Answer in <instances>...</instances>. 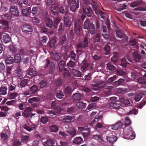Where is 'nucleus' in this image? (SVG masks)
<instances>
[{"instance_id": "f257e3e1", "label": "nucleus", "mask_w": 146, "mask_h": 146, "mask_svg": "<svg viewBox=\"0 0 146 146\" xmlns=\"http://www.w3.org/2000/svg\"><path fill=\"white\" fill-rule=\"evenodd\" d=\"M44 67L46 68L49 66V72L52 73L54 71L55 66L54 62H50L48 58H46L44 60Z\"/></svg>"}, {"instance_id": "f03ea898", "label": "nucleus", "mask_w": 146, "mask_h": 146, "mask_svg": "<svg viewBox=\"0 0 146 146\" xmlns=\"http://www.w3.org/2000/svg\"><path fill=\"white\" fill-rule=\"evenodd\" d=\"M0 39L2 42L5 43L9 42L11 40V37L8 34L2 32H0Z\"/></svg>"}, {"instance_id": "7ed1b4c3", "label": "nucleus", "mask_w": 146, "mask_h": 146, "mask_svg": "<svg viewBox=\"0 0 146 146\" xmlns=\"http://www.w3.org/2000/svg\"><path fill=\"white\" fill-rule=\"evenodd\" d=\"M79 7V1L78 0L77 2L76 0H72L71 1L70 8V10L73 12H75Z\"/></svg>"}, {"instance_id": "20e7f679", "label": "nucleus", "mask_w": 146, "mask_h": 146, "mask_svg": "<svg viewBox=\"0 0 146 146\" xmlns=\"http://www.w3.org/2000/svg\"><path fill=\"white\" fill-rule=\"evenodd\" d=\"M81 23L80 20L76 21L74 25V31L77 35L79 34L81 29Z\"/></svg>"}, {"instance_id": "39448f33", "label": "nucleus", "mask_w": 146, "mask_h": 146, "mask_svg": "<svg viewBox=\"0 0 146 146\" xmlns=\"http://www.w3.org/2000/svg\"><path fill=\"white\" fill-rule=\"evenodd\" d=\"M22 32L24 33L31 34L33 29L29 25H24L21 27Z\"/></svg>"}, {"instance_id": "423d86ee", "label": "nucleus", "mask_w": 146, "mask_h": 146, "mask_svg": "<svg viewBox=\"0 0 146 146\" xmlns=\"http://www.w3.org/2000/svg\"><path fill=\"white\" fill-rule=\"evenodd\" d=\"M127 133L126 135L127 139L132 140L135 138V134L131 128L128 129Z\"/></svg>"}, {"instance_id": "0eeeda50", "label": "nucleus", "mask_w": 146, "mask_h": 146, "mask_svg": "<svg viewBox=\"0 0 146 146\" xmlns=\"http://www.w3.org/2000/svg\"><path fill=\"white\" fill-rule=\"evenodd\" d=\"M31 108L30 107H27L24 110L23 114V115L26 117H30L32 118L33 115L31 113Z\"/></svg>"}, {"instance_id": "6e6552de", "label": "nucleus", "mask_w": 146, "mask_h": 146, "mask_svg": "<svg viewBox=\"0 0 146 146\" xmlns=\"http://www.w3.org/2000/svg\"><path fill=\"white\" fill-rule=\"evenodd\" d=\"M51 10L52 14L54 15L57 14L58 11V5L56 3L53 4L51 7Z\"/></svg>"}, {"instance_id": "1a4fd4ad", "label": "nucleus", "mask_w": 146, "mask_h": 146, "mask_svg": "<svg viewBox=\"0 0 146 146\" xmlns=\"http://www.w3.org/2000/svg\"><path fill=\"white\" fill-rule=\"evenodd\" d=\"M11 14L15 15L18 16L19 15V12L17 7L12 5L11 7Z\"/></svg>"}, {"instance_id": "9d476101", "label": "nucleus", "mask_w": 146, "mask_h": 146, "mask_svg": "<svg viewBox=\"0 0 146 146\" xmlns=\"http://www.w3.org/2000/svg\"><path fill=\"white\" fill-rule=\"evenodd\" d=\"M122 124L123 123L121 121H119L111 125V129L113 130H117L121 128Z\"/></svg>"}, {"instance_id": "9b49d317", "label": "nucleus", "mask_w": 146, "mask_h": 146, "mask_svg": "<svg viewBox=\"0 0 146 146\" xmlns=\"http://www.w3.org/2000/svg\"><path fill=\"white\" fill-rule=\"evenodd\" d=\"M105 85V82L101 80L98 81L96 84H92V86L93 87L98 88L103 87Z\"/></svg>"}, {"instance_id": "f8f14e48", "label": "nucleus", "mask_w": 146, "mask_h": 146, "mask_svg": "<svg viewBox=\"0 0 146 146\" xmlns=\"http://www.w3.org/2000/svg\"><path fill=\"white\" fill-rule=\"evenodd\" d=\"M71 72L72 74L75 76L80 77H82L81 72L77 70L72 69L71 70Z\"/></svg>"}, {"instance_id": "ddd939ff", "label": "nucleus", "mask_w": 146, "mask_h": 146, "mask_svg": "<svg viewBox=\"0 0 146 146\" xmlns=\"http://www.w3.org/2000/svg\"><path fill=\"white\" fill-rule=\"evenodd\" d=\"M121 106L120 102L118 101H113L110 102V107L114 108H118Z\"/></svg>"}, {"instance_id": "4468645a", "label": "nucleus", "mask_w": 146, "mask_h": 146, "mask_svg": "<svg viewBox=\"0 0 146 146\" xmlns=\"http://www.w3.org/2000/svg\"><path fill=\"white\" fill-rule=\"evenodd\" d=\"M132 55L135 61H139L141 60V56L137 52H133L132 53Z\"/></svg>"}, {"instance_id": "2eb2a0df", "label": "nucleus", "mask_w": 146, "mask_h": 146, "mask_svg": "<svg viewBox=\"0 0 146 146\" xmlns=\"http://www.w3.org/2000/svg\"><path fill=\"white\" fill-rule=\"evenodd\" d=\"M39 89L37 86L34 84L30 88V91L31 93L33 94L36 93L38 91Z\"/></svg>"}, {"instance_id": "dca6fc26", "label": "nucleus", "mask_w": 146, "mask_h": 146, "mask_svg": "<svg viewBox=\"0 0 146 146\" xmlns=\"http://www.w3.org/2000/svg\"><path fill=\"white\" fill-rule=\"evenodd\" d=\"M87 29L88 30V32L91 34H93L95 33V26L92 23H90L89 26V28H88V29Z\"/></svg>"}, {"instance_id": "f3484780", "label": "nucleus", "mask_w": 146, "mask_h": 146, "mask_svg": "<svg viewBox=\"0 0 146 146\" xmlns=\"http://www.w3.org/2000/svg\"><path fill=\"white\" fill-rule=\"evenodd\" d=\"M82 95L80 93H76L73 94L72 98L74 100H79L82 97Z\"/></svg>"}, {"instance_id": "a211bd4d", "label": "nucleus", "mask_w": 146, "mask_h": 146, "mask_svg": "<svg viewBox=\"0 0 146 146\" xmlns=\"http://www.w3.org/2000/svg\"><path fill=\"white\" fill-rule=\"evenodd\" d=\"M50 54L52 58L55 60H57L60 58V56L57 53L52 52L50 53Z\"/></svg>"}, {"instance_id": "6ab92c4d", "label": "nucleus", "mask_w": 146, "mask_h": 146, "mask_svg": "<svg viewBox=\"0 0 146 146\" xmlns=\"http://www.w3.org/2000/svg\"><path fill=\"white\" fill-rule=\"evenodd\" d=\"M54 142L52 139H47L46 142L44 143V146H54L53 144Z\"/></svg>"}, {"instance_id": "aec40b11", "label": "nucleus", "mask_w": 146, "mask_h": 146, "mask_svg": "<svg viewBox=\"0 0 146 146\" xmlns=\"http://www.w3.org/2000/svg\"><path fill=\"white\" fill-rule=\"evenodd\" d=\"M83 142V139L81 137H77L74 138L73 140V143L76 144H79L82 143Z\"/></svg>"}, {"instance_id": "412c9836", "label": "nucleus", "mask_w": 146, "mask_h": 146, "mask_svg": "<svg viewBox=\"0 0 146 146\" xmlns=\"http://www.w3.org/2000/svg\"><path fill=\"white\" fill-rule=\"evenodd\" d=\"M143 3L141 0L137 1L132 2L130 4V6L131 7H134L138 5H141Z\"/></svg>"}, {"instance_id": "4be33fe9", "label": "nucleus", "mask_w": 146, "mask_h": 146, "mask_svg": "<svg viewBox=\"0 0 146 146\" xmlns=\"http://www.w3.org/2000/svg\"><path fill=\"white\" fill-rule=\"evenodd\" d=\"M64 23L65 25L67 27H70L71 24V21L69 19V17H66L64 18Z\"/></svg>"}, {"instance_id": "5701e85b", "label": "nucleus", "mask_w": 146, "mask_h": 146, "mask_svg": "<svg viewBox=\"0 0 146 146\" xmlns=\"http://www.w3.org/2000/svg\"><path fill=\"white\" fill-rule=\"evenodd\" d=\"M37 73V72L34 70L32 68H30L27 73V74L31 76H35Z\"/></svg>"}, {"instance_id": "b1692460", "label": "nucleus", "mask_w": 146, "mask_h": 146, "mask_svg": "<svg viewBox=\"0 0 146 146\" xmlns=\"http://www.w3.org/2000/svg\"><path fill=\"white\" fill-rule=\"evenodd\" d=\"M56 37H54L48 42V45L50 48L54 47L55 45L56 42Z\"/></svg>"}, {"instance_id": "393cba45", "label": "nucleus", "mask_w": 146, "mask_h": 146, "mask_svg": "<svg viewBox=\"0 0 146 146\" xmlns=\"http://www.w3.org/2000/svg\"><path fill=\"white\" fill-rule=\"evenodd\" d=\"M46 26L49 28H51L53 25V21L52 20L48 18L46 19L45 21Z\"/></svg>"}, {"instance_id": "a878e982", "label": "nucleus", "mask_w": 146, "mask_h": 146, "mask_svg": "<svg viewBox=\"0 0 146 146\" xmlns=\"http://www.w3.org/2000/svg\"><path fill=\"white\" fill-rule=\"evenodd\" d=\"M124 80L122 78H120L117 81H115L113 83V85L116 86H118L121 85L124 82Z\"/></svg>"}, {"instance_id": "bb28decb", "label": "nucleus", "mask_w": 146, "mask_h": 146, "mask_svg": "<svg viewBox=\"0 0 146 146\" xmlns=\"http://www.w3.org/2000/svg\"><path fill=\"white\" fill-rule=\"evenodd\" d=\"M31 9L30 7H29L25 9H23L22 11L23 14L25 15L28 16L29 15L30 13Z\"/></svg>"}, {"instance_id": "cd10ccee", "label": "nucleus", "mask_w": 146, "mask_h": 146, "mask_svg": "<svg viewBox=\"0 0 146 146\" xmlns=\"http://www.w3.org/2000/svg\"><path fill=\"white\" fill-rule=\"evenodd\" d=\"M103 92L105 96H108L110 94V86H105L104 88Z\"/></svg>"}, {"instance_id": "c85d7f7f", "label": "nucleus", "mask_w": 146, "mask_h": 146, "mask_svg": "<svg viewBox=\"0 0 146 146\" xmlns=\"http://www.w3.org/2000/svg\"><path fill=\"white\" fill-rule=\"evenodd\" d=\"M67 41L66 36L64 35L60 38L59 43L61 45H62L66 43Z\"/></svg>"}, {"instance_id": "c756f323", "label": "nucleus", "mask_w": 146, "mask_h": 146, "mask_svg": "<svg viewBox=\"0 0 146 146\" xmlns=\"http://www.w3.org/2000/svg\"><path fill=\"white\" fill-rule=\"evenodd\" d=\"M31 11L33 15L38 14L39 12L38 7H33L32 8Z\"/></svg>"}, {"instance_id": "7c9ffc66", "label": "nucleus", "mask_w": 146, "mask_h": 146, "mask_svg": "<svg viewBox=\"0 0 146 146\" xmlns=\"http://www.w3.org/2000/svg\"><path fill=\"white\" fill-rule=\"evenodd\" d=\"M74 118V117L71 116L67 115L65 116L63 119V121L65 122H70Z\"/></svg>"}, {"instance_id": "2f4dec72", "label": "nucleus", "mask_w": 146, "mask_h": 146, "mask_svg": "<svg viewBox=\"0 0 146 146\" xmlns=\"http://www.w3.org/2000/svg\"><path fill=\"white\" fill-rule=\"evenodd\" d=\"M7 88L6 86L2 87L0 88V95H5L7 93Z\"/></svg>"}, {"instance_id": "473e14b6", "label": "nucleus", "mask_w": 146, "mask_h": 146, "mask_svg": "<svg viewBox=\"0 0 146 146\" xmlns=\"http://www.w3.org/2000/svg\"><path fill=\"white\" fill-rule=\"evenodd\" d=\"M83 48V46L82 43H79L77 45L76 51L77 52H81Z\"/></svg>"}, {"instance_id": "72a5a7b5", "label": "nucleus", "mask_w": 146, "mask_h": 146, "mask_svg": "<svg viewBox=\"0 0 146 146\" xmlns=\"http://www.w3.org/2000/svg\"><path fill=\"white\" fill-rule=\"evenodd\" d=\"M86 104L82 102H80L76 104V106L78 109L83 108L86 107Z\"/></svg>"}, {"instance_id": "f704fd0d", "label": "nucleus", "mask_w": 146, "mask_h": 146, "mask_svg": "<svg viewBox=\"0 0 146 146\" xmlns=\"http://www.w3.org/2000/svg\"><path fill=\"white\" fill-rule=\"evenodd\" d=\"M21 57L19 54H16L14 56V62L16 63H19L20 61Z\"/></svg>"}, {"instance_id": "c9c22d12", "label": "nucleus", "mask_w": 146, "mask_h": 146, "mask_svg": "<svg viewBox=\"0 0 146 146\" xmlns=\"http://www.w3.org/2000/svg\"><path fill=\"white\" fill-rule=\"evenodd\" d=\"M17 3L20 6H21L23 4L27 5L28 3V0H17Z\"/></svg>"}, {"instance_id": "e433bc0d", "label": "nucleus", "mask_w": 146, "mask_h": 146, "mask_svg": "<svg viewBox=\"0 0 146 146\" xmlns=\"http://www.w3.org/2000/svg\"><path fill=\"white\" fill-rule=\"evenodd\" d=\"M14 61L13 58L11 56H9L6 58L5 62L7 64H10L12 63Z\"/></svg>"}, {"instance_id": "4c0bfd02", "label": "nucleus", "mask_w": 146, "mask_h": 146, "mask_svg": "<svg viewBox=\"0 0 146 146\" xmlns=\"http://www.w3.org/2000/svg\"><path fill=\"white\" fill-rule=\"evenodd\" d=\"M47 84V82L44 80H41L39 82V84L40 87L41 88H42L46 86Z\"/></svg>"}, {"instance_id": "58836bf2", "label": "nucleus", "mask_w": 146, "mask_h": 146, "mask_svg": "<svg viewBox=\"0 0 146 146\" xmlns=\"http://www.w3.org/2000/svg\"><path fill=\"white\" fill-rule=\"evenodd\" d=\"M96 14H99L101 17L104 19H106L105 14L102 11L100 10H97L96 11Z\"/></svg>"}, {"instance_id": "ea45409f", "label": "nucleus", "mask_w": 146, "mask_h": 146, "mask_svg": "<svg viewBox=\"0 0 146 146\" xmlns=\"http://www.w3.org/2000/svg\"><path fill=\"white\" fill-rule=\"evenodd\" d=\"M65 93L67 94H71L72 92L71 87L67 86L65 89Z\"/></svg>"}, {"instance_id": "a19ab883", "label": "nucleus", "mask_w": 146, "mask_h": 146, "mask_svg": "<svg viewBox=\"0 0 146 146\" xmlns=\"http://www.w3.org/2000/svg\"><path fill=\"white\" fill-rule=\"evenodd\" d=\"M63 80L61 78L58 79L54 82V84L56 86L60 85L63 82Z\"/></svg>"}, {"instance_id": "79ce46f5", "label": "nucleus", "mask_w": 146, "mask_h": 146, "mask_svg": "<svg viewBox=\"0 0 146 146\" xmlns=\"http://www.w3.org/2000/svg\"><path fill=\"white\" fill-rule=\"evenodd\" d=\"M89 66V64L85 61H84L82 63V68L83 70H85Z\"/></svg>"}, {"instance_id": "37998d69", "label": "nucleus", "mask_w": 146, "mask_h": 146, "mask_svg": "<svg viewBox=\"0 0 146 146\" xmlns=\"http://www.w3.org/2000/svg\"><path fill=\"white\" fill-rule=\"evenodd\" d=\"M28 83V80L27 79H24L21 82L20 85L21 87H24L27 85Z\"/></svg>"}, {"instance_id": "c03bdc74", "label": "nucleus", "mask_w": 146, "mask_h": 146, "mask_svg": "<svg viewBox=\"0 0 146 146\" xmlns=\"http://www.w3.org/2000/svg\"><path fill=\"white\" fill-rule=\"evenodd\" d=\"M142 97V95L140 93H137L135 95V100L136 102H138Z\"/></svg>"}, {"instance_id": "a18cd8bd", "label": "nucleus", "mask_w": 146, "mask_h": 146, "mask_svg": "<svg viewBox=\"0 0 146 146\" xmlns=\"http://www.w3.org/2000/svg\"><path fill=\"white\" fill-rule=\"evenodd\" d=\"M49 128L52 132H56L58 130L57 127L55 125H52Z\"/></svg>"}, {"instance_id": "49530a36", "label": "nucleus", "mask_w": 146, "mask_h": 146, "mask_svg": "<svg viewBox=\"0 0 146 146\" xmlns=\"http://www.w3.org/2000/svg\"><path fill=\"white\" fill-rule=\"evenodd\" d=\"M94 137L95 139L99 142H101L103 141L101 135H94Z\"/></svg>"}, {"instance_id": "de8ad7c7", "label": "nucleus", "mask_w": 146, "mask_h": 146, "mask_svg": "<svg viewBox=\"0 0 146 146\" xmlns=\"http://www.w3.org/2000/svg\"><path fill=\"white\" fill-rule=\"evenodd\" d=\"M118 57L117 55V53L114 54L113 56L111 58V60L113 63H115L118 60Z\"/></svg>"}, {"instance_id": "09e8293b", "label": "nucleus", "mask_w": 146, "mask_h": 146, "mask_svg": "<svg viewBox=\"0 0 146 146\" xmlns=\"http://www.w3.org/2000/svg\"><path fill=\"white\" fill-rule=\"evenodd\" d=\"M85 131H83L82 132L83 135L84 137H87V136L89 135L90 130V129L88 127L87 129H85Z\"/></svg>"}, {"instance_id": "8fccbe9b", "label": "nucleus", "mask_w": 146, "mask_h": 146, "mask_svg": "<svg viewBox=\"0 0 146 146\" xmlns=\"http://www.w3.org/2000/svg\"><path fill=\"white\" fill-rule=\"evenodd\" d=\"M90 25L89 20L88 19H87L84 23V29H88Z\"/></svg>"}, {"instance_id": "3c124183", "label": "nucleus", "mask_w": 146, "mask_h": 146, "mask_svg": "<svg viewBox=\"0 0 146 146\" xmlns=\"http://www.w3.org/2000/svg\"><path fill=\"white\" fill-rule=\"evenodd\" d=\"M137 80L138 82L140 84H145L146 83V80L142 77L139 78Z\"/></svg>"}, {"instance_id": "603ef678", "label": "nucleus", "mask_w": 146, "mask_h": 146, "mask_svg": "<svg viewBox=\"0 0 146 146\" xmlns=\"http://www.w3.org/2000/svg\"><path fill=\"white\" fill-rule=\"evenodd\" d=\"M48 119L46 117L43 116L41 117L40 121L43 124L46 123L48 121Z\"/></svg>"}, {"instance_id": "864d4df0", "label": "nucleus", "mask_w": 146, "mask_h": 146, "mask_svg": "<svg viewBox=\"0 0 146 146\" xmlns=\"http://www.w3.org/2000/svg\"><path fill=\"white\" fill-rule=\"evenodd\" d=\"M9 50L12 52L13 53H16L17 51V50L15 46L13 45H11L9 46Z\"/></svg>"}, {"instance_id": "5fc2aeb1", "label": "nucleus", "mask_w": 146, "mask_h": 146, "mask_svg": "<svg viewBox=\"0 0 146 146\" xmlns=\"http://www.w3.org/2000/svg\"><path fill=\"white\" fill-rule=\"evenodd\" d=\"M127 90L126 88H118L117 90V91L119 94H122L123 92H125Z\"/></svg>"}, {"instance_id": "6e6d98bb", "label": "nucleus", "mask_w": 146, "mask_h": 146, "mask_svg": "<svg viewBox=\"0 0 146 146\" xmlns=\"http://www.w3.org/2000/svg\"><path fill=\"white\" fill-rule=\"evenodd\" d=\"M68 132L71 135L73 136H75L76 134V130L73 128H71Z\"/></svg>"}, {"instance_id": "4d7b16f0", "label": "nucleus", "mask_w": 146, "mask_h": 146, "mask_svg": "<svg viewBox=\"0 0 146 146\" xmlns=\"http://www.w3.org/2000/svg\"><path fill=\"white\" fill-rule=\"evenodd\" d=\"M121 101L125 105H128L130 104L129 101L128 100H125L123 98H121Z\"/></svg>"}, {"instance_id": "13d9d810", "label": "nucleus", "mask_w": 146, "mask_h": 146, "mask_svg": "<svg viewBox=\"0 0 146 146\" xmlns=\"http://www.w3.org/2000/svg\"><path fill=\"white\" fill-rule=\"evenodd\" d=\"M64 62L63 61H61L59 63V69L60 71H61L62 70V68L64 65Z\"/></svg>"}, {"instance_id": "bf43d9fd", "label": "nucleus", "mask_w": 146, "mask_h": 146, "mask_svg": "<svg viewBox=\"0 0 146 146\" xmlns=\"http://www.w3.org/2000/svg\"><path fill=\"white\" fill-rule=\"evenodd\" d=\"M108 44L105 46L104 47L105 51V54L106 55L109 54H110V46Z\"/></svg>"}, {"instance_id": "052dcab7", "label": "nucleus", "mask_w": 146, "mask_h": 146, "mask_svg": "<svg viewBox=\"0 0 146 146\" xmlns=\"http://www.w3.org/2000/svg\"><path fill=\"white\" fill-rule=\"evenodd\" d=\"M86 12L88 17H90L92 16V11L90 7L87 8Z\"/></svg>"}, {"instance_id": "680f3d73", "label": "nucleus", "mask_w": 146, "mask_h": 146, "mask_svg": "<svg viewBox=\"0 0 146 146\" xmlns=\"http://www.w3.org/2000/svg\"><path fill=\"white\" fill-rule=\"evenodd\" d=\"M88 39L86 37L84 40V44H83V48L88 46Z\"/></svg>"}, {"instance_id": "e2e57ef3", "label": "nucleus", "mask_w": 146, "mask_h": 146, "mask_svg": "<svg viewBox=\"0 0 146 146\" xmlns=\"http://www.w3.org/2000/svg\"><path fill=\"white\" fill-rule=\"evenodd\" d=\"M127 63L125 58H123L121 59V65L123 68H125L126 67Z\"/></svg>"}, {"instance_id": "0e129e2a", "label": "nucleus", "mask_w": 146, "mask_h": 146, "mask_svg": "<svg viewBox=\"0 0 146 146\" xmlns=\"http://www.w3.org/2000/svg\"><path fill=\"white\" fill-rule=\"evenodd\" d=\"M63 75L65 77H68L70 75V74L69 71L68 70L66 69V68H64Z\"/></svg>"}, {"instance_id": "69168bd1", "label": "nucleus", "mask_w": 146, "mask_h": 146, "mask_svg": "<svg viewBox=\"0 0 146 146\" xmlns=\"http://www.w3.org/2000/svg\"><path fill=\"white\" fill-rule=\"evenodd\" d=\"M117 140L116 136L112 135L110 137V143H113L115 142Z\"/></svg>"}, {"instance_id": "338daca9", "label": "nucleus", "mask_w": 146, "mask_h": 146, "mask_svg": "<svg viewBox=\"0 0 146 146\" xmlns=\"http://www.w3.org/2000/svg\"><path fill=\"white\" fill-rule=\"evenodd\" d=\"M60 21V19L59 17H58L55 19L54 25V27L55 28H56L57 27L58 24Z\"/></svg>"}, {"instance_id": "774afa93", "label": "nucleus", "mask_w": 146, "mask_h": 146, "mask_svg": "<svg viewBox=\"0 0 146 146\" xmlns=\"http://www.w3.org/2000/svg\"><path fill=\"white\" fill-rule=\"evenodd\" d=\"M18 95V94L17 93H13L10 95V99H15Z\"/></svg>"}]
</instances>
